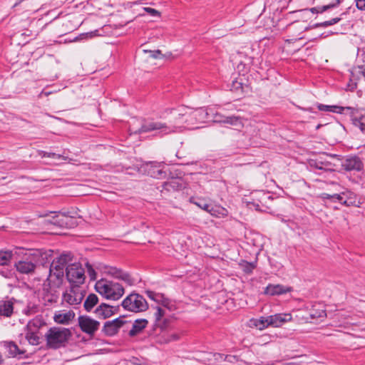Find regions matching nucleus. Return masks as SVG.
<instances>
[{
	"instance_id": "obj_1",
	"label": "nucleus",
	"mask_w": 365,
	"mask_h": 365,
	"mask_svg": "<svg viewBox=\"0 0 365 365\" xmlns=\"http://www.w3.org/2000/svg\"><path fill=\"white\" fill-rule=\"evenodd\" d=\"M180 110L181 106H179L170 110V123L173 124L171 126H168L165 124L160 122H146L143 123L139 129H130V130L133 133H143L153 130H159L162 135L176 132L175 129L184 127L183 120L185 115H178L180 113Z\"/></svg>"
},
{
	"instance_id": "obj_2",
	"label": "nucleus",
	"mask_w": 365,
	"mask_h": 365,
	"mask_svg": "<svg viewBox=\"0 0 365 365\" xmlns=\"http://www.w3.org/2000/svg\"><path fill=\"white\" fill-rule=\"evenodd\" d=\"M14 255V267L22 274H32L40 262V252L38 250H26L17 248Z\"/></svg>"
},
{
	"instance_id": "obj_3",
	"label": "nucleus",
	"mask_w": 365,
	"mask_h": 365,
	"mask_svg": "<svg viewBox=\"0 0 365 365\" xmlns=\"http://www.w3.org/2000/svg\"><path fill=\"white\" fill-rule=\"evenodd\" d=\"M72 334L69 329L58 327H51L45 334L46 345L51 349H59L66 346Z\"/></svg>"
},
{
	"instance_id": "obj_4",
	"label": "nucleus",
	"mask_w": 365,
	"mask_h": 365,
	"mask_svg": "<svg viewBox=\"0 0 365 365\" xmlns=\"http://www.w3.org/2000/svg\"><path fill=\"white\" fill-rule=\"evenodd\" d=\"M95 289L104 298L114 301L119 299L125 292L122 284L103 279L96 282Z\"/></svg>"
},
{
	"instance_id": "obj_5",
	"label": "nucleus",
	"mask_w": 365,
	"mask_h": 365,
	"mask_svg": "<svg viewBox=\"0 0 365 365\" xmlns=\"http://www.w3.org/2000/svg\"><path fill=\"white\" fill-rule=\"evenodd\" d=\"M121 306L125 310L135 313L143 312L148 309V304L145 299L135 292H132L127 296L122 301Z\"/></svg>"
},
{
	"instance_id": "obj_6",
	"label": "nucleus",
	"mask_w": 365,
	"mask_h": 365,
	"mask_svg": "<svg viewBox=\"0 0 365 365\" xmlns=\"http://www.w3.org/2000/svg\"><path fill=\"white\" fill-rule=\"evenodd\" d=\"M327 316L324 307L319 303L307 304L304 309L297 312L296 317L304 322H309L312 319L324 318Z\"/></svg>"
},
{
	"instance_id": "obj_7",
	"label": "nucleus",
	"mask_w": 365,
	"mask_h": 365,
	"mask_svg": "<svg viewBox=\"0 0 365 365\" xmlns=\"http://www.w3.org/2000/svg\"><path fill=\"white\" fill-rule=\"evenodd\" d=\"M340 156L336 154H330L326 155V158H320V159L316 160H312L309 163V165L312 168H313L315 173L320 175L321 172H317V170H320L323 172H333L335 170L336 165L333 163L330 159H336L337 160H341Z\"/></svg>"
},
{
	"instance_id": "obj_8",
	"label": "nucleus",
	"mask_w": 365,
	"mask_h": 365,
	"mask_svg": "<svg viewBox=\"0 0 365 365\" xmlns=\"http://www.w3.org/2000/svg\"><path fill=\"white\" fill-rule=\"evenodd\" d=\"M66 276L73 285L78 286L85 281V271L80 263L69 264L66 268Z\"/></svg>"
},
{
	"instance_id": "obj_9",
	"label": "nucleus",
	"mask_w": 365,
	"mask_h": 365,
	"mask_svg": "<svg viewBox=\"0 0 365 365\" xmlns=\"http://www.w3.org/2000/svg\"><path fill=\"white\" fill-rule=\"evenodd\" d=\"M165 164L163 162L148 161L145 163L142 168L146 174L151 178L157 179H164L167 177V173L165 170Z\"/></svg>"
},
{
	"instance_id": "obj_10",
	"label": "nucleus",
	"mask_w": 365,
	"mask_h": 365,
	"mask_svg": "<svg viewBox=\"0 0 365 365\" xmlns=\"http://www.w3.org/2000/svg\"><path fill=\"white\" fill-rule=\"evenodd\" d=\"M345 113H348L353 124L365 133V110L346 107Z\"/></svg>"
},
{
	"instance_id": "obj_11",
	"label": "nucleus",
	"mask_w": 365,
	"mask_h": 365,
	"mask_svg": "<svg viewBox=\"0 0 365 365\" xmlns=\"http://www.w3.org/2000/svg\"><path fill=\"white\" fill-rule=\"evenodd\" d=\"M78 325L82 331L89 335H93L98 329L100 323L90 317L80 316L78 317Z\"/></svg>"
},
{
	"instance_id": "obj_12",
	"label": "nucleus",
	"mask_w": 365,
	"mask_h": 365,
	"mask_svg": "<svg viewBox=\"0 0 365 365\" xmlns=\"http://www.w3.org/2000/svg\"><path fill=\"white\" fill-rule=\"evenodd\" d=\"M125 323L126 321L125 320L124 315L120 316L113 320L107 321L104 324L103 331L107 336H114L118 332L120 328L122 327Z\"/></svg>"
},
{
	"instance_id": "obj_13",
	"label": "nucleus",
	"mask_w": 365,
	"mask_h": 365,
	"mask_svg": "<svg viewBox=\"0 0 365 365\" xmlns=\"http://www.w3.org/2000/svg\"><path fill=\"white\" fill-rule=\"evenodd\" d=\"M307 29V28L299 21L292 22L287 26V31L289 33V36L291 37V38L287 39L286 41L293 42L294 41L303 38L301 35Z\"/></svg>"
},
{
	"instance_id": "obj_14",
	"label": "nucleus",
	"mask_w": 365,
	"mask_h": 365,
	"mask_svg": "<svg viewBox=\"0 0 365 365\" xmlns=\"http://www.w3.org/2000/svg\"><path fill=\"white\" fill-rule=\"evenodd\" d=\"M83 297V294L81 291L78 289H71L63 293L62 302L63 303L66 302L70 305H77L82 302Z\"/></svg>"
},
{
	"instance_id": "obj_15",
	"label": "nucleus",
	"mask_w": 365,
	"mask_h": 365,
	"mask_svg": "<svg viewBox=\"0 0 365 365\" xmlns=\"http://www.w3.org/2000/svg\"><path fill=\"white\" fill-rule=\"evenodd\" d=\"M14 298L6 297L0 300V319L11 318L14 314Z\"/></svg>"
},
{
	"instance_id": "obj_16",
	"label": "nucleus",
	"mask_w": 365,
	"mask_h": 365,
	"mask_svg": "<svg viewBox=\"0 0 365 365\" xmlns=\"http://www.w3.org/2000/svg\"><path fill=\"white\" fill-rule=\"evenodd\" d=\"M341 166L346 171H361L364 164L358 156H349L341 162Z\"/></svg>"
},
{
	"instance_id": "obj_17",
	"label": "nucleus",
	"mask_w": 365,
	"mask_h": 365,
	"mask_svg": "<svg viewBox=\"0 0 365 365\" xmlns=\"http://www.w3.org/2000/svg\"><path fill=\"white\" fill-rule=\"evenodd\" d=\"M145 294L149 299L155 302L156 303L161 304L170 310L173 309V304L172 301L170 299L165 297L163 294L158 293L151 290H146Z\"/></svg>"
},
{
	"instance_id": "obj_18",
	"label": "nucleus",
	"mask_w": 365,
	"mask_h": 365,
	"mask_svg": "<svg viewBox=\"0 0 365 365\" xmlns=\"http://www.w3.org/2000/svg\"><path fill=\"white\" fill-rule=\"evenodd\" d=\"M341 196L342 197V200H341V204L346 207H359V205L361 204L356 195L351 192V190H346L341 192Z\"/></svg>"
},
{
	"instance_id": "obj_19",
	"label": "nucleus",
	"mask_w": 365,
	"mask_h": 365,
	"mask_svg": "<svg viewBox=\"0 0 365 365\" xmlns=\"http://www.w3.org/2000/svg\"><path fill=\"white\" fill-rule=\"evenodd\" d=\"M270 326L279 327L286 322H291L292 317L290 313H279L269 316Z\"/></svg>"
},
{
	"instance_id": "obj_20",
	"label": "nucleus",
	"mask_w": 365,
	"mask_h": 365,
	"mask_svg": "<svg viewBox=\"0 0 365 365\" xmlns=\"http://www.w3.org/2000/svg\"><path fill=\"white\" fill-rule=\"evenodd\" d=\"M108 273L116 279L124 281L128 285H133L134 284V279L131 276L126 272L118 269L117 267H110Z\"/></svg>"
},
{
	"instance_id": "obj_21",
	"label": "nucleus",
	"mask_w": 365,
	"mask_h": 365,
	"mask_svg": "<svg viewBox=\"0 0 365 365\" xmlns=\"http://www.w3.org/2000/svg\"><path fill=\"white\" fill-rule=\"evenodd\" d=\"M292 288L289 287H284L281 284H269L264 289V294H269L271 296L274 295H279L286 294L287 292H291Z\"/></svg>"
},
{
	"instance_id": "obj_22",
	"label": "nucleus",
	"mask_w": 365,
	"mask_h": 365,
	"mask_svg": "<svg viewBox=\"0 0 365 365\" xmlns=\"http://www.w3.org/2000/svg\"><path fill=\"white\" fill-rule=\"evenodd\" d=\"M4 346L12 357H21L26 352L24 347H19L14 341H4Z\"/></svg>"
},
{
	"instance_id": "obj_23",
	"label": "nucleus",
	"mask_w": 365,
	"mask_h": 365,
	"mask_svg": "<svg viewBox=\"0 0 365 365\" xmlns=\"http://www.w3.org/2000/svg\"><path fill=\"white\" fill-rule=\"evenodd\" d=\"M64 272H49L46 279L48 285L51 289L59 287L63 282Z\"/></svg>"
},
{
	"instance_id": "obj_24",
	"label": "nucleus",
	"mask_w": 365,
	"mask_h": 365,
	"mask_svg": "<svg viewBox=\"0 0 365 365\" xmlns=\"http://www.w3.org/2000/svg\"><path fill=\"white\" fill-rule=\"evenodd\" d=\"M75 317V314L73 311H68L66 312H59L56 313L53 319L54 322L58 324H68Z\"/></svg>"
},
{
	"instance_id": "obj_25",
	"label": "nucleus",
	"mask_w": 365,
	"mask_h": 365,
	"mask_svg": "<svg viewBox=\"0 0 365 365\" xmlns=\"http://www.w3.org/2000/svg\"><path fill=\"white\" fill-rule=\"evenodd\" d=\"M179 115H185L184 116V127L186 125H194L195 123V120L194 119L192 109L181 106V110Z\"/></svg>"
},
{
	"instance_id": "obj_26",
	"label": "nucleus",
	"mask_w": 365,
	"mask_h": 365,
	"mask_svg": "<svg viewBox=\"0 0 365 365\" xmlns=\"http://www.w3.org/2000/svg\"><path fill=\"white\" fill-rule=\"evenodd\" d=\"M113 306L102 303L95 310L96 315L102 319H106L113 315L112 309Z\"/></svg>"
},
{
	"instance_id": "obj_27",
	"label": "nucleus",
	"mask_w": 365,
	"mask_h": 365,
	"mask_svg": "<svg viewBox=\"0 0 365 365\" xmlns=\"http://www.w3.org/2000/svg\"><path fill=\"white\" fill-rule=\"evenodd\" d=\"M182 183L180 179L172 178L171 180L163 182V188L168 192L175 191L182 189Z\"/></svg>"
},
{
	"instance_id": "obj_28",
	"label": "nucleus",
	"mask_w": 365,
	"mask_h": 365,
	"mask_svg": "<svg viewBox=\"0 0 365 365\" xmlns=\"http://www.w3.org/2000/svg\"><path fill=\"white\" fill-rule=\"evenodd\" d=\"M148 322L145 319H136L133 324L132 329L129 331V335L134 336L146 327Z\"/></svg>"
},
{
	"instance_id": "obj_29",
	"label": "nucleus",
	"mask_w": 365,
	"mask_h": 365,
	"mask_svg": "<svg viewBox=\"0 0 365 365\" xmlns=\"http://www.w3.org/2000/svg\"><path fill=\"white\" fill-rule=\"evenodd\" d=\"M317 108L321 111L331 112L335 113H345L346 107L338 106H327L321 103H317Z\"/></svg>"
},
{
	"instance_id": "obj_30",
	"label": "nucleus",
	"mask_w": 365,
	"mask_h": 365,
	"mask_svg": "<svg viewBox=\"0 0 365 365\" xmlns=\"http://www.w3.org/2000/svg\"><path fill=\"white\" fill-rule=\"evenodd\" d=\"M343 0H336L335 2L329 4L327 5L313 7L310 9V11L313 14H322L329 9L337 7Z\"/></svg>"
},
{
	"instance_id": "obj_31",
	"label": "nucleus",
	"mask_w": 365,
	"mask_h": 365,
	"mask_svg": "<svg viewBox=\"0 0 365 365\" xmlns=\"http://www.w3.org/2000/svg\"><path fill=\"white\" fill-rule=\"evenodd\" d=\"M25 340L31 345H38L40 338L38 336V331L35 330L26 329Z\"/></svg>"
},
{
	"instance_id": "obj_32",
	"label": "nucleus",
	"mask_w": 365,
	"mask_h": 365,
	"mask_svg": "<svg viewBox=\"0 0 365 365\" xmlns=\"http://www.w3.org/2000/svg\"><path fill=\"white\" fill-rule=\"evenodd\" d=\"M252 325L257 327L259 330H263L264 329L270 326L269 316L268 317H261L259 319H252L250 320Z\"/></svg>"
},
{
	"instance_id": "obj_33",
	"label": "nucleus",
	"mask_w": 365,
	"mask_h": 365,
	"mask_svg": "<svg viewBox=\"0 0 365 365\" xmlns=\"http://www.w3.org/2000/svg\"><path fill=\"white\" fill-rule=\"evenodd\" d=\"M98 302V297L95 294H90L84 302V308L87 312H91V309Z\"/></svg>"
},
{
	"instance_id": "obj_34",
	"label": "nucleus",
	"mask_w": 365,
	"mask_h": 365,
	"mask_svg": "<svg viewBox=\"0 0 365 365\" xmlns=\"http://www.w3.org/2000/svg\"><path fill=\"white\" fill-rule=\"evenodd\" d=\"M44 324L45 322L41 318L36 317L28 322L26 329L35 330L38 331V329Z\"/></svg>"
},
{
	"instance_id": "obj_35",
	"label": "nucleus",
	"mask_w": 365,
	"mask_h": 365,
	"mask_svg": "<svg viewBox=\"0 0 365 365\" xmlns=\"http://www.w3.org/2000/svg\"><path fill=\"white\" fill-rule=\"evenodd\" d=\"M318 197L321 199L322 200L324 201L326 200H329L332 202H338L341 204V200H342V197L341 196L340 193H335V194H328L326 192L321 193Z\"/></svg>"
},
{
	"instance_id": "obj_36",
	"label": "nucleus",
	"mask_w": 365,
	"mask_h": 365,
	"mask_svg": "<svg viewBox=\"0 0 365 365\" xmlns=\"http://www.w3.org/2000/svg\"><path fill=\"white\" fill-rule=\"evenodd\" d=\"M195 123H203L207 120V113L202 108L192 109Z\"/></svg>"
},
{
	"instance_id": "obj_37",
	"label": "nucleus",
	"mask_w": 365,
	"mask_h": 365,
	"mask_svg": "<svg viewBox=\"0 0 365 365\" xmlns=\"http://www.w3.org/2000/svg\"><path fill=\"white\" fill-rule=\"evenodd\" d=\"M189 201L205 211L208 210L210 204L205 199L191 197Z\"/></svg>"
},
{
	"instance_id": "obj_38",
	"label": "nucleus",
	"mask_w": 365,
	"mask_h": 365,
	"mask_svg": "<svg viewBox=\"0 0 365 365\" xmlns=\"http://www.w3.org/2000/svg\"><path fill=\"white\" fill-rule=\"evenodd\" d=\"M14 255L11 251H0V265L8 264Z\"/></svg>"
},
{
	"instance_id": "obj_39",
	"label": "nucleus",
	"mask_w": 365,
	"mask_h": 365,
	"mask_svg": "<svg viewBox=\"0 0 365 365\" xmlns=\"http://www.w3.org/2000/svg\"><path fill=\"white\" fill-rule=\"evenodd\" d=\"M242 269L246 274L252 273L253 270L256 268V262H248L247 261H243L240 264Z\"/></svg>"
},
{
	"instance_id": "obj_40",
	"label": "nucleus",
	"mask_w": 365,
	"mask_h": 365,
	"mask_svg": "<svg viewBox=\"0 0 365 365\" xmlns=\"http://www.w3.org/2000/svg\"><path fill=\"white\" fill-rule=\"evenodd\" d=\"M342 19L341 17H335V18H333L329 21H323V22H321V23H317V24H314V27L315 28H318V27H324V28H326V27H328L329 26H332L335 24H337L339 23L341 20Z\"/></svg>"
},
{
	"instance_id": "obj_41",
	"label": "nucleus",
	"mask_w": 365,
	"mask_h": 365,
	"mask_svg": "<svg viewBox=\"0 0 365 365\" xmlns=\"http://www.w3.org/2000/svg\"><path fill=\"white\" fill-rule=\"evenodd\" d=\"M59 217L58 216H56V218H58ZM53 220H55L53 222V224L55 225H58L61 227H68V225H69V222L73 220V219L71 217H69L68 216H66V215H62V218L61 219H55L53 218Z\"/></svg>"
},
{
	"instance_id": "obj_42",
	"label": "nucleus",
	"mask_w": 365,
	"mask_h": 365,
	"mask_svg": "<svg viewBox=\"0 0 365 365\" xmlns=\"http://www.w3.org/2000/svg\"><path fill=\"white\" fill-rule=\"evenodd\" d=\"M55 259L57 260V263L65 267L68 262L71 260V257L70 254H62Z\"/></svg>"
},
{
	"instance_id": "obj_43",
	"label": "nucleus",
	"mask_w": 365,
	"mask_h": 365,
	"mask_svg": "<svg viewBox=\"0 0 365 365\" xmlns=\"http://www.w3.org/2000/svg\"><path fill=\"white\" fill-rule=\"evenodd\" d=\"M220 210L221 212H219V210H217V208L214 207L212 205L210 204L208 210H206V212H207L208 213L211 214L213 216L217 217L220 214L222 215H227V211L225 209L221 208Z\"/></svg>"
},
{
	"instance_id": "obj_44",
	"label": "nucleus",
	"mask_w": 365,
	"mask_h": 365,
	"mask_svg": "<svg viewBox=\"0 0 365 365\" xmlns=\"http://www.w3.org/2000/svg\"><path fill=\"white\" fill-rule=\"evenodd\" d=\"M64 268L63 266L57 263V260L54 259L50 265L49 272H63Z\"/></svg>"
},
{
	"instance_id": "obj_45",
	"label": "nucleus",
	"mask_w": 365,
	"mask_h": 365,
	"mask_svg": "<svg viewBox=\"0 0 365 365\" xmlns=\"http://www.w3.org/2000/svg\"><path fill=\"white\" fill-rule=\"evenodd\" d=\"M87 268V272L91 280H95L96 278V272L91 264L88 262L86 264Z\"/></svg>"
},
{
	"instance_id": "obj_46",
	"label": "nucleus",
	"mask_w": 365,
	"mask_h": 365,
	"mask_svg": "<svg viewBox=\"0 0 365 365\" xmlns=\"http://www.w3.org/2000/svg\"><path fill=\"white\" fill-rule=\"evenodd\" d=\"M143 9L152 16L160 17V12L150 7H143Z\"/></svg>"
},
{
	"instance_id": "obj_47",
	"label": "nucleus",
	"mask_w": 365,
	"mask_h": 365,
	"mask_svg": "<svg viewBox=\"0 0 365 365\" xmlns=\"http://www.w3.org/2000/svg\"><path fill=\"white\" fill-rule=\"evenodd\" d=\"M239 120L240 119L237 117L228 116V117H226L225 119L223 120L222 121L226 123L234 125V124H237V123L239 121Z\"/></svg>"
},
{
	"instance_id": "obj_48",
	"label": "nucleus",
	"mask_w": 365,
	"mask_h": 365,
	"mask_svg": "<svg viewBox=\"0 0 365 365\" xmlns=\"http://www.w3.org/2000/svg\"><path fill=\"white\" fill-rule=\"evenodd\" d=\"M44 298L46 301L51 304L57 302L58 296L56 294H46Z\"/></svg>"
},
{
	"instance_id": "obj_49",
	"label": "nucleus",
	"mask_w": 365,
	"mask_h": 365,
	"mask_svg": "<svg viewBox=\"0 0 365 365\" xmlns=\"http://www.w3.org/2000/svg\"><path fill=\"white\" fill-rule=\"evenodd\" d=\"M164 314H165L164 310L163 309H161L160 307H158L157 311L155 313V321L159 322L162 319V317L164 316Z\"/></svg>"
},
{
	"instance_id": "obj_50",
	"label": "nucleus",
	"mask_w": 365,
	"mask_h": 365,
	"mask_svg": "<svg viewBox=\"0 0 365 365\" xmlns=\"http://www.w3.org/2000/svg\"><path fill=\"white\" fill-rule=\"evenodd\" d=\"M356 72L359 75V79H363L365 81V67L364 66H359Z\"/></svg>"
},
{
	"instance_id": "obj_51",
	"label": "nucleus",
	"mask_w": 365,
	"mask_h": 365,
	"mask_svg": "<svg viewBox=\"0 0 365 365\" xmlns=\"http://www.w3.org/2000/svg\"><path fill=\"white\" fill-rule=\"evenodd\" d=\"M141 361L135 357H133L127 361L126 365H141Z\"/></svg>"
},
{
	"instance_id": "obj_52",
	"label": "nucleus",
	"mask_w": 365,
	"mask_h": 365,
	"mask_svg": "<svg viewBox=\"0 0 365 365\" xmlns=\"http://www.w3.org/2000/svg\"><path fill=\"white\" fill-rule=\"evenodd\" d=\"M150 56L153 58H160L163 56L162 52L160 50L150 51Z\"/></svg>"
},
{
	"instance_id": "obj_53",
	"label": "nucleus",
	"mask_w": 365,
	"mask_h": 365,
	"mask_svg": "<svg viewBox=\"0 0 365 365\" xmlns=\"http://www.w3.org/2000/svg\"><path fill=\"white\" fill-rule=\"evenodd\" d=\"M356 1V7L359 10L365 11V0H354Z\"/></svg>"
},
{
	"instance_id": "obj_54",
	"label": "nucleus",
	"mask_w": 365,
	"mask_h": 365,
	"mask_svg": "<svg viewBox=\"0 0 365 365\" xmlns=\"http://www.w3.org/2000/svg\"><path fill=\"white\" fill-rule=\"evenodd\" d=\"M242 88V83L237 81H234L232 84V90L238 91Z\"/></svg>"
},
{
	"instance_id": "obj_55",
	"label": "nucleus",
	"mask_w": 365,
	"mask_h": 365,
	"mask_svg": "<svg viewBox=\"0 0 365 365\" xmlns=\"http://www.w3.org/2000/svg\"><path fill=\"white\" fill-rule=\"evenodd\" d=\"M119 309H120V306H113V309H112V312H113V315L114 314H116L119 311Z\"/></svg>"
},
{
	"instance_id": "obj_56",
	"label": "nucleus",
	"mask_w": 365,
	"mask_h": 365,
	"mask_svg": "<svg viewBox=\"0 0 365 365\" xmlns=\"http://www.w3.org/2000/svg\"><path fill=\"white\" fill-rule=\"evenodd\" d=\"M299 108L303 110H305V111H309V112L313 113V109L312 108H300L299 107Z\"/></svg>"
},
{
	"instance_id": "obj_57",
	"label": "nucleus",
	"mask_w": 365,
	"mask_h": 365,
	"mask_svg": "<svg viewBox=\"0 0 365 365\" xmlns=\"http://www.w3.org/2000/svg\"><path fill=\"white\" fill-rule=\"evenodd\" d=\"M132 4H143V0H138L137 1L131 3Z\"/></svg>"
},
{
	"instance_id": "obj_58",
	"label": "nucleus",
	"mask_w": 365,
	"mask_h": 365,
	"mask_svg": "<svg viewBox=\"0 0 365 365\" xmlns=\"http://www.w3.org/2000/svg\"><path fill=\"white\" fill-rule=\"evenodd\" d=\"M2 274H3L5 277H10L11 273H10V272H8V273H6V274H4V272H2Z\"/></svg>"
},
{
	"instance_id": "obj_59",
	"label": "nucleus",
	"mask_w": 365,
	"mask_h": 365,
	"mask_svg": "<svg viewBox=\"0 0 365 365\" xmlns=\"http://www.w3.org/2000/svg\"><path fill=\"white\" fill-rule=\"evenodd\" d=\"M56 155L53 153H50L48 154V157H54L56 156Z\"/></svg>"
},
{
	"instance_id": "obj_60",
	"label": "nucleus",
	"mask_w": 365,
	"mask_h": 365,
	"mask_svg": "<svg viewBox=\"0 0 365 365\" xmlns=\"http://www.w3.org/2000/svg\"><path fill=\"white\" fill-rule=\"evenodd\" d=\"M4 359L2 356L0 354V364H3Z\"/></svg>"
},
{
	"instance_id": "obj_61",
	"label": "nucleus",
	"mask_w": 365,
	"mask_h": 365,
	"mask_svg": "<svg viewBox=\"0 0 365 365\" xmlns=\"http://www.w3.org/2000/svg\"><path fill=\"white\" fill-rule=\"evenodd\" d=\"M173 337L174 340H176L178 338L177 335H173Z\"/></svg>"
}]
</instances>
